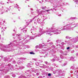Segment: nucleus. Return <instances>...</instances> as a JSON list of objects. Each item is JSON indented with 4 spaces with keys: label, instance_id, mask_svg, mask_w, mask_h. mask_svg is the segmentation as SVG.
Segmentation results:
<instances>
[{
    "label": "nucleus",
    "instance_id": "f257e3e1",
    "mask_svg": "<svg viewBox=\"0 0 78 78\" xmlns=\"http://www.w3.org/2000/svg\"><path fill=\"white\" fill-rule=\"evenodd\" d=\"M30 55H34L35 54L33 52H30Z\"/></svg>",
    "mask_w": 78,
    "mask_h": 78
},
{
    "label": "nucleus",
    "instance_id": "f03ea898",
    "mask_svg": "<svg viewBox=\"0 0 78 78\" xmlns=\"http://www.w3.org/2000/svg\"><path fill=\"white\" fill-rule=\"evenodd\" d=\"M69 49H70V47H68L67 48V50H69Z\"/></svg>",
    "mask_w": 78,
    "mask_h": 78
},
{
    "label": "nucleus",
    "instance_id": "7ed1b4c3",
    "mask_svg": "<svg viewBox=\"0 0 78 78\" xmlns=\"http://www.w3.org/2000/svg\"><path fill=\"white\" fill-rule=\"evenodd\" d=\"M48 76H51V74L50 73H48Z\"/></svg>",
    "mask_w": 78,
    "mask_h": 78
},
{
    "label": "nucleus",
    "instance_id": "20e7f679",
    "mask_svg": "<svg viewBox=\"0 0 78 78\" xmlns=\"http://www.w3.org/2000/svg\"><path fill=\"white\" fill-rule=\"evenodd\" d=\"M50 11V10H47V11Z\"/></svg>",
    "mask_w": 78,
    "mask_h": 78
}]
</instances>
